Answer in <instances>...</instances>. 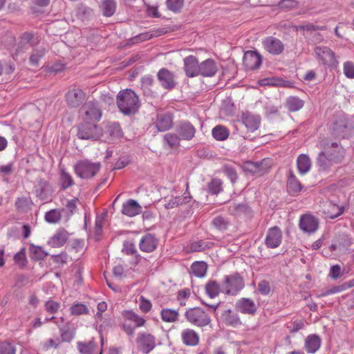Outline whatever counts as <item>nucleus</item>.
Returning a JSON list of instances; mask_svg holds the SVG:
<instances>
[{"instance_id": "1", "label": "nucleus", "mask_w": 354, "mask_h": 354, "mask_svg": "<svg viewBox=\"0 0 354 354\" xmlns=\"http://www.w3.org/2000/svg\"><path fill=\"white\" fill-rule=\"evenodd\" d=\"M111 138H104L102 128L96 123H86L83 122L78 127L77 137L82 140H102L110 142L112 138H120L122 136L120 127L118 124H113L109 129Z\"/></svg>"}, {"instance_id": "2", "label": "nucleus", "mask_w": 354, "mask_h": 354, "mask_svg": "<svg viewBox=\"0 0 354 354\" xmlns=\"http://www.w3.org/2000/svg\"><path fill=\"white\" fill-rule=\"evenodd\" d=\"M322 151L317 157V164L322 169H326L333 164L339 162L344 155L343 148L337 142L323 140L319 144Z\"/></svg>"}, {"instance_id": "3", "label": "nucleus", "mask_w": 354, "mask_h": 354, "mask_svg": "<svg viewBox=\"0 0 354 354\" xmlns=\"http://www.w3.org/2000/svg\"><path fill=\"white\" fill-rule=\"evenodd\" d=\"M117 105L124 115L134 114L140 107L138 96L131 89L120 91L117 95Z\"/></svg>"}, {"instance_id": "4", "label": "nucleus", "mask_w": 354, "mask_h": 354, "mask_svg": "<svg viewBox=\"0 0 354 354\" xmlns=\"http://www.w3.org/2000/svg\"><path fill=\"white\" fill-rule=\"evenodd\" d=\"M81 115L83 122L97 123L102 118V111L97 102L89 101L82 107Z\"/></svg>"}, {"instance_id": "5", "label": "nucleus", "mask_w": 354, "mask_h": 354, "mask_svg": "<svg viewBox=\"0 0 354 354\" xmlns=\"http://www.w3.org/2000/svg\"><path fill=\"white\" fill-rule=\"evenodd\" d=\"M185 317L191 324L203 327L211 322L209 315L201 308H189L185 313Z\"/></svg>"}, {"instance_id": "6", "label": "nucleus", "mask_w": 354, "mask_h": 354, "mask_svg": "<svg viewBox=\"0 0 354 354\" xmlns=\"http://www.w3.org/2000/svg\"><path fill=\"white\" fill-rule=\"evenodd\" d=\"M244 281L239 274L234 273L224 277L223 292L227 295H236L244 288Z\"/></svg>"}, {"instance_id": "7", "label": "nucleus", "mask_w": 354, "mask_h": 354, "mask_svg": "<svg viewBox=\"0 0 354 354\" xmlns=\"http://www.w3.org/2000/svg\"><path fill=\"white\" fill-rule=\"evenodd\" d=\"M100 162H93L88 160L78 161L75 165V171L81 178H89L93 177L100 170Z\"/></svg>"}, {"instance_id": "8", "label": "nucleus", "mask_w": 354, "mask_h": 354, "mask_svg": "<svg viewBox=\"0 0 354 354\" xmlns=\"http://www.w3.org/2000/svg\"><path fill=\"white\" fill-rule=\"evenodd\" d=\"M317 59L322 64L335 67L338 64V60L334 52L328 47L324 46H317L314 49Z\"/></svg>"}, {"instance_id": "9", "label": "nucleus", "mask_w": 354, "mask_h": 354, "mask_svg": "<svg viewBox=\"0 0 354 354\" xmlns=\"http://www.w3.org/2000/svg\"><path fill=\"white\" fill-rule=\"evenodd\" d=\"M319 225V219L312 214H306L300 216L299 226L304 233L310 234L316 232Z\"/></svg>"}, {"instance_id": "10", "label": "nucleus", "mask_w": 354, "mask_h": 354, "mask_svg": "<svg viewBox=\"0 0 354 354\" xmlns=\"http://www.w3.org/2000/svg\"><path fill=\"white\" fill-rule=\"evenodd\" d=\"M270 167V160L266 159L259 162L247 161L243 165V169L245 171L259 176L266 173Z\"/></svg>"}, {"instance_id": "11", "label": "nucleus", "mask_w": 354, "mask_h": 354, "mask_svg": "<svg viewBox=\"0 0 354 354\" xmlns=\"http://www.w3.org/2000/svg\"><path fill=\"white\" fill-rule=\"evenodd\" d=\"M136 344L138 348L144 353H149L156 346L155 337L149 333H142L138 334Z\"/></svg>"}, {"instance_id": "12", "label": "nucleus", "mask_w": 354, "mask_h": 354, "mask_svg": "<svg viewBox=\"0 0 354 354\" xmlns=\"http://www.w3.org/2000/svg\"><path fill=\"white\" fill-rule=\"evenodd\" d=\"M262 56L257 51L248 50L244 54L243 62L247 70H256L262 64Z\"/></svg>"}, {"instance_id": "13", "label": "nucleus", "mask_w": 354, "mask_h": 354, "mask_svg": "<svg viewBox=\"0 0 354 354\" xmlns=\"http://www.w3.org/2000/svg\"><path fill=\"white\" fill-rule=\"evenodd\" d=\"M262 44L265 50L272 55H279L284 50L283 42L274 37H268L265 38Z\"/></svg>"}, {"instance_id": "14", "label": "nucleus", "mask_w": 354, "mask_h": 354, "mask_svg": "<svg viewBox=\"0 0 354 354\" xmlns=\"http://www.w3.org/2000/svg\"><path fill=\"white\" fill-rule=\"evenodd\" d=\"M282 241V232L279 227L274 226L270 228L267 232L265 243L269 248L279 247Z\"/></svg>"}, {"instance_id": "15", "label": "nucleus", "mask_w": 354, "mask_h": 354, "mask_svg": "<svg viewBox=\"0 0 354 354\" xmlns=\"http://www.w3.org/2000/svg\"><path fill=\"white\" fill-rule=\"evenodd\" d=\"M344 207L334 203L331 201H326L322 203V212L325 217L335 218L344 212Z\"/></svg>"}, {"instance_id": "16", "label": "nucleus", "mask_w": 354, "mask_h": 354, "mask_svg": "<svg viewBox=\"0 0 354 354\" xmlns=\"http://www.w3.org/2000/svg\"><path fill=\"white\" fill-rule=\"evenodd\" d=\"M157 77L160 85L165 89H171L176 84L174 74L167 68H161Z\"/></svg>"}, {"instance_id": "17", "label": "nucleus", "mask_w": 354, "mask_h": 354, "mask_svg": "<svg viewBox=\"0 0 354 354\" xmlns=\"http://www.w3.org/2000/svg\"><path fill=\"white\" fill-rule=\"evenodd\" d=\"M176 131L181 140H191L195 135L196 129L189 122H182L176 127Z\"/></svg>"}, {"instance_id": "18", "label": "nucleus", "mask_w": 354, "mask_h": 354, "mask_svg": "<svg viewBox=\"0 0 354 354\" xmlns=\"http://www.w3.org/2000/svg\"><path fill=\"white\" fill-rule=\"evenodd\" d=\"M184 71L188 77H194L198 75L199 63L197 58L193 55H189L184 58Z\"/></svg>"}, {"instance_id": "19", "label": "nucleus", "mask_w": 354, "mask_h": 354, "mask_svg": "<svg viewBox=\"0 0 354 354\" xmlns=\"http://www.w3.org/2000/svg\"><path fill=\"white\" fill-rule=\"evenodd\" d=\"M180 339L183 344L187 346H195L199 343L200 337L194 329L187 328L180 332Z\"/></svg>"}, {"instance_id": "20", "label": "nucleus", "mask_w": 354, "mask_h": 354, "mask_svg": "<svg viewBox=\"0 0 354 354\" xmlns=\"http://www.w3.org/2000/svg\"><path fill=\"white\" fill-rule=\"evenodd\" d=\"M158 239L151 234L143 236L139 243L140 249L145 252H152L158 246Z\"/></svg>"}, {"instance_id": "21", "label": "nucleus", "mask_w": 354, "mask_h": 354, "mask_svg": "<svg viewBox=\"0 0 354 354\" xmlns=\"http://www.w3.org/2000/svg\"><path fill=\"white\" fill-rule=\"evenodd\" d=\"M85 93L80 88L71 90L66 95L67 104L71 107L78 106L85 100Z\"/></svg>"}, {"instance_id": "22", "label": "nucleus", "mask_w": 354, "mask_h": 354, "mask_svg": "<svg viewBox=\"0 0 354 354\" xmlns=\"http://www.w3.org/2000/svg\"><path fill=\"white\" fill-rule=\"evenodd\" d=\"M222 322L227 326L238 327L242 324L239 315L230 309L224 310L221 315Z\"/></svg>"}, {"instance_id": "23", "label": "nucleus", "mask_w": 354, "mask_h": 354, "mask_svg": "<svg viewBox=\"0 0 354 354\" xmlns=\"http://www.w3.org/2000/svg\"><path fill=\"white\" fill-rule=\"evenodd\" d=\"M142 211V207L133 199H129L122 205V213L129 217L136 216L140 214Z\"/></svg>"}, {"instance_id": "24", "label": "nucleus", "mask_w": 354, "mask_h": 354, "mask_svg": "<svg viewBox=\"0 0 354 354\" xmlns=\"http://www.w3.org/2000/svg\"><path fill=\"white\" fill-rule=\"evenodd\" d=\"M217 72V66L212 59H207L199 64L198 75L213 77Z\"/></svg>"}, {"instance_id": "25", "label": "nucleus", "mask_w": 354, "mask_h": 354, "mask_svg": "<svg viewBox=\"0 0 354 354\" xmlns=\"http://www.w3.org/2000/svg\"><path fill=\"white\" fill-rule=\"evenodd\" d=\"M236 308L243 314L253 315L257 311V306L254 302L248 298H241L236 303Z\"/></svg>"}, {"instance_id": "26", "label": "nucleus", "mask_w": 354, "mask_h": 354, "mask_svg": "<svg viewBox=\"0 0 354 354\" xmlns=\"http://www.w3.org/2000/svg\"><path fill=\"white\" fill-rule=\"evenodd\" d=\"M322 339L315 334L308 335L304 341V348L307 353H315L321 347Z\"/></svg>"}, {"instance_id": "27", "label": "nucleus", "mask_w": 354, "mask_h": 354, "mask_svg": "<svg viewBox=\"0 0 354 354\" xmlns=\"http://www.w3.org/2000/svg\"><path fill=\"white\" fill-rule=\"evenodd\" d=\"M241 120L248 131L250 132L256 131L259 128L261 122L259 115H253L250 113H243Z\"/></svg>"}, {"instance_id": "28", "label": "nucleus", "mask_w": 354, "mask_h": 354, "mask_svg": "<svg viewBox=\"0 0 354 354\" xmlns=\"http://www.w3.org/2000/svg\"><path fill=\"white\" fill-rule=\"evenodd\" d=\"M173 124V119L169 113H158L154 124L159 131H165L170 129Z\"/></svg>"}, {"instance_id": "29", "label": "nucleus", "mask_w": 354, "mask_h": 354, "mask_svg": "<svg viewBox=\"0 0 354 354\" xmlns=\"http://www.w3.org/2000/svg\"><path fill=\"white\" fill-rule=\"evenodd\" d=\"M68 239V233L64 230H59L50 239L48 243L54 248H59L66 243Z\"/></svg>"}, {"instance_id": "30", "label": "nucleus", "mask_w": 354, "mask_h": 354, "mask_svg": "<svg viewBox=\"0 0 354 354\" xmlns=\"http://www.w3.org/2000/svg\"><path fill=\"white\" fill-rule=\"evenodd\" d=\"M117 8V2L115 0H102L100 9L104 17H112Z\"/></svg>"}, {"instance_id": "31", "label": "nucleus", "mask_w": 354, "mask_h": 354, "mask_svg": "<svg viewBox=\"0 0 354 354\" xmlns=\"http://www.w3.org/2000/svg\"><path fill=\"white\" fill-rule=\"evenodd\" d=\"M160 317L164 322L174 323L178 320L179 311L178 310L165 308L160 311Z\"/></svg>"}, {"instance_id": "32", "label": "nucleus", "mask_w": 354, "mask_h": 354, "mask_svg": "<svg viewBox=\"0 0 354 354\" xmlns=\"http://www.w3.org/2000/svg\"><path fill=\"white\" fill-rule=\"evenodd\" d=\"M97 344L93 341H90L87 344L79 342L77 344V348L82 354H102V351L97 353Z\"/></svg>"}, {"instance_id": "33", "label": "nucleus", "mask_w": 354, "mask_h": 354, "mask_svg": "<svg viewBox=\"0 0 354 354\" xmlns=\"http://www.w3.org/2000/svg\"><path fill=\"white\" fill-rule=\"evenodd\" d=\"M207 270V265L204 261H195L191 266V273L199 278H202L205 276Z\"/></svg>"}, {"instance_id": "34", "label": "nucleus", "mask_w": 354, "mask_h": 354, "mask_svg": "<svg viewBox=\"0 0 354 354\" xmlns=\"http://www.w3.org/2000/svg\"><path fill=\"white\" fill-rule=\"evenodd\" d=\"M64 322V319L60 317L59 321H56L55 323L58 326L61 334V342H70L75 336V332L69 328H63L61 323Z\"/></svg>"}, {"instance_id": "35", "label": "nucleus", "mask_w": 354, "mask_h": 354, "mask_svg": "<svg viewBox=\"0 0 354 354\" xmlns=\"http://www.w3.org/2000/svg\"><path fill=\"white\" fill-rule=\"evenodd\" d=\"M311 162L309 157L305 154L300 155L297 158V168L300 174H305L309 171Z\"/></svg>"}, {"instance_id": "36", "label": "nucleus", "mask_w": 354, "mask_h": 354, "mask_svg": "<svg viewBox=\"0 0 354 354\" xmlns=\"http://www.w3.org/2000/svg\"><path fill=\"white\" fill-rule=\"evenodd\" d=\"M122 315L127 320L133 322L136 327L143 326L146 322L143 317L139 316L131 310L124 311L122 313Z\"/></svg>"}, {"instance_id": "37", "label": "nucleus", "mask_w": 354, "mask_h": 354, "mask_svg": "<svg viewBox=\"0 0 354 354\" xmlns=\"http://www.w3.org/2000/svg\"><path fill=\"white\" fill-rule=\"evenodd\" d=\"M212 134L216 140L223 141L229 137L230 132L225 127L217 125L213 128Z\"/></svg>"}, {"instance_id": "38", "label": "nucleus", "mask_w": 354, "mask_h": 354, "mask_svg": "<svg viewBox=\"0 0 354 354\" xmlns=\"http://www.w3.org/2000/svg\"><path fill=\"white\" fill-rule=\"evenodd\" d=\"M205 289L206 294L210 298H215L221 291V286L216 281L210 280L206 283Z\"/></svg>"}, {"instance_id": "39", "label": "nucleus", "mask_w": 354, "mask_h": 354, "mask_svg": "<svg viewBox=\"0 0 354 354\" xmlns=\"http://www.w3.org/2000/svg\"><path fill=\"white\" fill-rule=\"evenodd\" d=\"M286 106L291 112L297 111L304 106V101L297 97L291 96L286 100Z\"/></svg>"}, {"instance_id": "40", "label": "nucleus", "mask_w": 354, "mask_h": 354, "mask_svg": "<svg viewBox=\"0 0 354 354\" xmlns=\"http://www.w3.org/2000/svg\"><path fill=\"white\" fill-rule=\"evenodd\" d=\"M32 205V201L30 197L22 196L19 197L16 200L15 206L16 208L22 212H28L30 209Z\"/></svg>"}, {"instance_id": "41", "label": "nucleus", "mask_w": 354, "mask_h": 354, "mask_svg": "<svg viewBox=\"0 0 354 354\" xmlns=\"http://www.w3.org/2000/svg\"><path fill=\"white\" fill-rule=\"evenodd\" d=\"M288 190L292 194H296L299 193L301 189L302 186L299 181L297 179V178L291 174L288 180Z\"/></svg>"}, {"instance_id": "42", "label": "nucleus", "mask_w": 354, "mask_h": 354, "mask_svg": "<svg viewBox=\"0 0 354 354\" xmlns=\"http://www.w3.org/2000/svg\"><path fill=\"white\" fill-rule=\"evenodd\" d=\"M57 209H53L45 214V220L49 223H57L62 218V212L64 211Z\"/></svg>"}, {"instance_id": "43", "label": "nucleus", "mask_w": 354, "mask_h": 354, "mask_svg": "<svg viewBox=\"0 0 354 354\" xmlns=\"http://www.w3.org/2000/svg\"><path fill=\"white\" fill-rule=\"evenodd\" d=\"M180 137L172 133H167L164 136V141L171 147H176L180 145Z\"/></svg>"}, {"instance_id": "44", "label": "nucleus", "mask_w": 354, "mask_h": 354, "mask_svg": "<svg viewBox=\"0 0 354 354\" xmlns=\"http://www.w3.org/2000/svg\"><path fill=\"white\" fill-rule=\"evenodd\" d=\"M59 183L62 188L66 189L73 184V180L69 174L62 170L59 177Z\"/></svg>"}, {"instance_id": "45", "label": "nucleus", "mask_w": 354, "mask_h": 354, "mask_svg": "<svg viewBox=\"0 0 354 354\" xmlns=\"http://www.w3.org/2000/svg\"><path fill=\"white\" fill-rule=\"evenodd\" d=\"M183 202L184 198L179 196L171 197V198L169 199H167L165 198L164 207L166 209H173L174 207L179 206L180 205H182Z\"/></svg>"}, {"instance_id": "46", "label": "nucleus", "mask_w": 354, "mask_h": 354, "mask_svg": "<svg viewBox=\"0 0 354 354\" xmlns=\"http://www.w3.org/2000/svg\"><path fill=\"white\" fill-rule=\"evenodd\" d=\"M212 224L216 229L225 230L227 228L229 221L221 216H217L213 219Z\"/></svg>"}, {"instance_id": "47", "label": "nucleus", "mask_w": 354, "mask_h": 354, "mask_svg": "<svg viewBox=\"0 0 354 354\" xmlns=\"http://www.w3.org/2000/svg\"><path fill=\"white\" fill-rule=\"evenodd\" d=\"M88 312L87 306L83 304H75L71 307V313L73 315L88 314Z\"/></svg>"}, {"instance_id": "48", "label": "nucleus", "mask_w": 354, "mask_h": 354, "mask_svg": "<svg viewBox=\"0 0 354 354\" xmlns=\"http://www.w3.org/2000/svg\"><path fill=\"white\" fill-rule=\"evenodd\" d=\"M16 348L10 342H0V354H15Z\"/></svg>"}, {"instance_id": "49", "label": "nucleus", "mask_w": 354, "mask_h": 354, "mask_svg": "<svg viewBox=\"0 0 354 354\" xmlns=\"http://www.w3.org/2000/svg\"><path fill=\"white\" fill-rule=\"evenodd\" d=\"M166 3L169 10L176 12L183 8L184 0H167Z\"/></svg>"}, {"instance_id": "50", "label": "nucleus", "mask_w": 354, "mask_h": 354, "mask_svg": "<svg viewBox=\"0 0 354 354\" xmlns=\"http://www.w3.org/2000/svg\"><path fill=\"white\" fill-rule=\"evenodd\" d=\"M343 71L344 75L349 79H354V63L347 61L343 64Z\"/></svg>"}, {"instance_id": "51", "label": "nucleus", "mask_w": 354, "mask_h": 354, "mask_svg": "<svg viewBox=\"0 0 354 354\" xmlns=\"http://www.w3.org/2000/svg\"><path fill=\"white\" fill-rule=\"evenodd\" d=\"M222 183L219 179H213L208 185L209 192L212 194H217L221 190Z\"/></svg>"}, {"instance_id": "52", "label": "nucleus", "mask_w": 354, "mask_h": 354, "mask_svg": "<svg viewBox=\"0 0 354 354\" xmlns=\"http://www.w3.org/2000/svg\"><path fill=\"white\" fill-rule=\"evenodd\" d=\"M344 274V270L342 268V267L339 265H335L333 266L329 272V276L333 279H337L340 278Z\"/></svg>"}, {"instance_id": "53", "label": "nucleus", "mask_w": 354, "mask_h": 354, "mask_svg": "<svg viewBox=\"0 0 354 354\" xmlns=\"http://www.w3.org/2000/svg\"><path fill=\"white\" fill-rule=\"evenodd\" d=\"M152 307V304L151 301L147 299H145L143 296H140V302H139V308L142 313H149Z\"/></svg>"}, {"instance_id": "54", "label": "nucleus", "mask_w": 354, "mask_h": 354, "mask_svg": "<svg viewBox=\"0 0 354 354\" xmlns=\"http://www.w3.org/2000/svg\"><path fill=\"white\" fill-rule=\"evenodd\" d=\"M14 71L15 66L12 62L9 61L2 64L0 61V75H1L3 73L6 74H10L13 73Z\"/></svg>"}, {"instance_id": "55", "label": "nucleus", "mask_w": 354, "mask_h": 354, "mask_svg": "<svg viewBox=\"0 0 354 354\" xmlns=\"http://www.w3.org/2000/svg\"><path fill=\"white\" fill-rule=\"evenodd\" d=\"M283 80L278 78H265L260 80L259 84L261 86H281L283 84Z\"/></svg>"}, {"instance_id": "56", "label": "nucleus", "mask_w": 354, "mask_h": 354, "mask_svg": "<svg viewBox=\"0 0 354 354\" xmlns=\"http://www.w3.org/2000/svg\"><path fill=\"white\" fill-rule=\"evenodd\" d=\"M30 252L32 257L37 259H42L47 256V253L41 247L38 246H32L30 248Z\"/></svg>"}, {"instance_id": "57", "label": "nucleus", "mask_w": 354, "mask_h": 354, "mask_svg": "<svg viewBox=\"0 0 354 354\" xmlns=\"http://www.w3.org/2000/svg\"><path fill=\"white\" fill-rule=\"evenodd\" d=\"M60 304L53 300H48L45 304V309L48 313H55L58 311Z\"/></svg>"}, {"instance_id": "58", "label": "nucleus", "mask_w": 354, "mask_h": 354, "mask_svg": "<svg viewBox=\"0 0 354 354\" xmlns=\"http://www.w3.org/2000/svg\"><path fill=\"white\" fill-rule=\"evenodd\" d=\"M107 309V305L105 302H100L97 304V310L98 312L96 313L95 316V322L97 324H100V322L102 321V313Z\"/></svg>"}, {"instance_id": "59", "label": "nucleus", "mask_w": 354, "mask_h": 354, "mask_svg": "<svg viewBox=\"0 0 354 354\" xmlns=\"http://www.w3.org/2000/svg\"><path fill=\"white\" fill-rule=\"evenodd\" d=\"M77 202V198H73L67 201L66 204L65 205V207L68 215H73L76 212Z\"/></svg>"}, {"instance_id": "60", "label": "nucleus", "mask_w": 354, "mask_h": 354, "mask_svg": "<svg viewBox=\"0 0 354 354\" xmlns=\"http://www.w3.org/2000/svg\"><path fill=\"white\" fill-rule=\"evenodd\" d=\"M346 288L347 287L346 285H340V286H333V287L328 289L325 292H322L320 296L324 297V296H327L329 295L338 293V292L344 291V290L346 289Z\"/></svg>"}, {"instance_id": "61", "label": "nucleus", "mask_w": 354, "mask_h": 354, "mask_svg": "<svg viewBox=\"0 0 354 354\" xmlns=\"http://www.w3.org/2000/svg\"><path fill=\"white\" fill-rule=\"evenodd\" d=\"M207 248V244L203 241H197L191 243L190 250L192 252H200Z\"/></svg>"}, {"instance_id": "62", "label": "nucleus", "mask_w": 354, "mask_h": 354, "mask_svg": "<svg viewBox=\"0 0 354 354\" xmlns=\"http://www.w3.org/2000/svg\"><path fill=\"white\" fill-rule=\"evenodd\" d=\"M258 290L263 295H267L270 292V286L268 281H261L258 284Z\"/></svg>"}, {"instance_id": "63", "label": "nucleus", "mask_w": 354, "mask_h": 354, "mask_svg": "<svg viewBox=\"0 0 354 354\" xmlns=\"http://www.w3.org/2000/svg\"><path fill=\"white\" fill-rule=\"evenodd\" d=\"M104 223V218L102 216H97L95 219V234L96 236H100L102 230Z\"/></svg>"}, {"instance_id": "64", "label": "nucleus", "mask_w": 354, "mask_h": 354, "mask_svg": "<svg viewBox=\"0 0 354 354\" xmlns=\"http://www.w3.org/2000/svg\"><path fill=\"white\" fill-rule=\"evenodd\" d=\"M42 52L35 51L34 52L30 57V61L31 64L34 66H37L39 62L40 58L43 55Z\"/></svg>"}]
</instances>
